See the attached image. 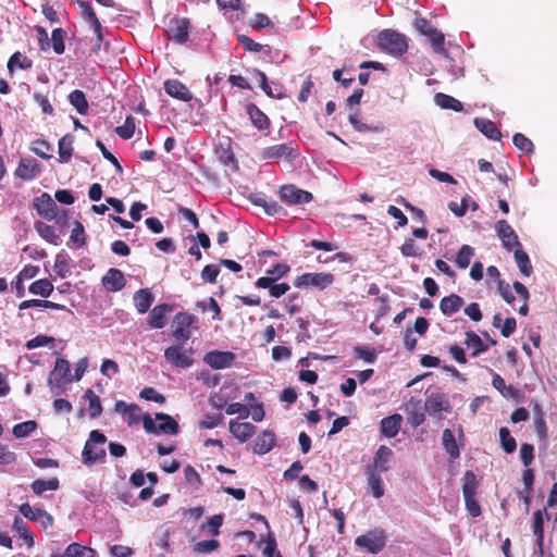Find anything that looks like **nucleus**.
Listing matches in <instances>:
<instances>
[{
    "mask_svg": "<svg viewBox=\"0 0 557 557\" xmlns=\"http://www.w3.org/2000/svg\"><path fill=\"white\" fill-rule=\"evenodd\" d=\"M272 22L268 15L263 13L255 14L253 18L250 22V26L255 29H262L271 26Z\"/></svg>",
    "mask_w": 557,
    "mask_h": 557,
    "instance_id": "nucleus-64",
    "label": "nucleus"
},
{
    "mask_svg": "<svg viewBox=\"0 0 557 557\" xmlns=\"http://www.w3.org/2000/svg\"><path fill=\"white\" fill-rule=\"evenodd\" d=\"M533 534L535 536L536 549L533 552V557H545L543 549L544 542V519L542 510H536L533 515ZM553 557V556H548Z\"/></svg>",
    "mask_w": 557,
    "mask_h": 557,
    "instance_id": "nucleus-18",
    "label": "nucleus"
},
{
    "mask_svg": "<svg viewBox=\"0 0 557 557\" xmlns=\"http://www.w3.org/2000/svg\"><path fill=\"white\" fill-rule=\"evenodd\" d=\"M73 143L74 137L71 134L64 135L59 140V161L61 163H66L70 161L72 154H73Z\"/></svg>",
    "mask_w": 557,
    "mask_h": 557,
    "instance_id": "nucleus-36",
    "label": "nucleus"
},
{
    "mask_svg": "<svg viewBox=\"0 0 557 557\" xmlns=\"http://www.w3.org/2000/svg\"><path fill=\"white\" fill-rule=\"evenodd\" d=\"M474 126L488 139L499 140L502 137V133L497 128L496 124L488 119H474Z\"/></svg>",
    "mask_w": 557,
    "mask_h": 557,
    "instance_id": "nucleus-31",
    "label": "nucleus"
},
{
    "mask_svg": "<svg viewBox=\"0 0 557 557\" xmlns=\"http://www.w3.org/2000/svg\"><path fill=\"white\" fill-rule=\"evenodd\" d=\"M495 232L507 250L521 247L518 235L506 220L496 222Z\"/></svg>",
    "mask_w": 557,
    "mask_h": 557,
    "instance_id": "nucleus-11",
    "label": "nucleus"
},
{
    "mask_svg": "<svg viewBox=\"0 0 557 557\" xmlns=\"http://www.w3.org/2000/svg\"><path fill=\"white\" fill-rule=\"evenodd\" d=\"M435 102L443 109H451L454 111H461L462 103L456 98L448 96L446 94L438 92L435 95Z\"/></svg>",
    "mask_w": 557,
    "mask_h": 557,
    "instance_id": "nucleus-43",
    "label": "nucleus"
},
{
    "mask_svg": "<svg viewBox=\"0 0 557 557\" xmlns=\"http://www.w3.org/2000/svg\"><path fill=\"white\" fill-rule=\"evenodd\" d=\"M189 20L175 18L171 22L169 29V38L176 44L183 45L189 37Z\"/></svg>",
    "mask_w": 557,
    "mask_h": 557,
    "instance_id": "nucleus-16",
    "label": "nucleus"
},
{
    "mask_svg": "<svg viewBox=\"0 0 557 557\" xmlns=\"http://www.w3.org/2000/svg\"><path fill=\"white\" fill-rule=\"evenodd\" d=\"M139 396L146 400H152L158 404H163L165 401V397L158 393L153 387H145Z\"/></svg>",
    "mask_w": 557,
    "mask_h": 557,
    "instance_id": "nucleus-63",
    "label": "nucleus"
},
{
    "mask_svg": "<svg viewBox=\"0 0 557 557\" xmlns=\"http://www.w3.org/2000/svg\"><path fill=\"white\" fill-rule=\"evenodd\" d=\"M70 362L62 358L57 359L54 369L48 380V384L53 394H60L63 384L72 381L70 379Z\"/></svg>",
    "mask_w": 557,
    "mask_h": 557,
    "instance_id": "nucleus-9",
    "label": "nucleus"
},
{
    "mask_svg": "<svg viewBox=\"0 0 557 557\" xmlns=\"http://www.w3.org/2000/svg\"><path fill=\"white\" fill-rule=\"evenodd\" d=\"M237 39L246 51L260 52L263 48L261 44L253 41L247 35H238Z\"/></svg>",
    "mask_w": 557,
    "mask_h": 557,
    "instance_id": "nucleus-61",
    "label": "nucleus"
},
{
    "mask_svg": "<svg viewBox=\"0 0 557 557\" xmlns=\"http://www.w3.org/2000/svg\"><path fill=\"white\" fill-rule=\"evenodd\" d=\"M513 145L521 151L525 153L533 152L534 146L533 143L523 134L516 133L512 138Z\"/></svg>",
    "mask_w": 557,
    "mask_h": 557,
    "instance_id": "nucleus-56",
    "label": "nucleus"
},
{
    "mask_svg": "<svg viewBox=\"0 0 557 557\" xmlns=\"http://www.w3.org/2000/svg\"><path fill=\"white\" fill-rule=\"evenodd\" d=\"M41 173L40 163L33 158H21L14 175L23 181H33Z\"/></svg>",
    "mask_w": 557,
    "mask_h": 557,
    "instance_id": "nucleus-13",
    "label": "nucleus"
},
{
    "mask_svg": "<svg viewBox=\"0 0 557 557\" xmlns=\"http://www.w3.org/2000/svg\"><path fill=\"white\" fill-rule=\"evenodd\" d=\"M462 306H463V299L456 294H451L449 296L442 298V300L440 302V309H441L442 313L444 315H448V317L458 312Z\"/></svg>",
    "mask_w": 557,
    "mask_h": 557,
    "instance_id": "nucleus-30",
    "label": "nucleus"
},
{
    "mask_svg": "<svg viewBox=\"0 0 557 557\" xmlns=\"http://www.w3.org/2000/svg\"><path fill=\"white\" fill-rule=\"evenodd\" d=\"M275 443L274 433L263 431L255 441L253 453L263 455L272 449Z\"/></svg>",
    "mask_w": 557,
    "mask_h": 557,
    "instance_id": "nucleus-33",
    "label": "nucleus"
},
{
    "mask_svg": "<svg viewBox=\"0 0 557 557\" xmlns=\"http://www.w3.org/2000/svg\"><path fill=\"white\" fill-rule=\"evenodd\" d=\"M443 444L446 451L449 454L451 458L459 457V448L456 443L455 436L449 429L444 430L443 432Z\"/></svg>",
    "mask_w": 557,
    "mask_h": 557,
    "instance_id": "nucleus-48",
    "label": "nucleus"
},
{
    "mask_svg": "<svg viewBox=\"0 0 557 557\" xmlns=\"http://www.w3.org/2000/svg\"><path fill=\"white\" fill-rule=\"evenodd\" d=\"M76 1L81 9L82 18L90 25L95 35H98L99 41H103V39H104L103 27L92 9L91 3L87 0H76Z\"/></svg>",
    "mask_w": 557,
    "mask_h": 557,
    "instance_id": "nucleus-12",
    "label": "nucleus"
},
{
    "mask_svg": "<svg viewBox=\"0 0 557 557\" xmlns=\"http://www.w3.org/2000/svg\"><path fill=\"white\" fill-rule=\"evenodd\" d=\"M290 271V267L287 263H276L273 268L267 271L268 278L277 281L284 277Z\"/></svg>",
    "mask_w": 557,
    "mask_h": 557,
    "instance_id": "nucleus-57",
    "label": "nucleus"
},
{
    "mask_svg": "<svg viewBox=\"0 0 557 557\" xmlns=\"http://www.w3.org/2000/svg\"><path fill=\"white\" fill-rule=\"evenodd\" d=\"M248 199L252 205L262 208L269 215H275L283 211V208L278 202L275 200H268L261 193L251 194Z\"/></svg>",
    "mask_w": 557,
    "mask_h": 557,
    "instance_id": "nucleus-23",
    "label": "nucleus"
},
{
    "mask_svg": "<svg viewBox=\"0 0 557 557\" xmlns=\"http://www.w3.org/2000/svg\"><path fill=\"white\" fill-rule=\"evenodd\" d=\"M35 230L38 235L50 244L57 245L58 235L53 226L48 225L44 222H36Z\"/></svg>",
    "mask_w": 557,
    "mask_h": 557,
    "instance_id": "nucleus-45",
    "label": "nucleus"
},
{
    "mask_svg": "<svg viewBox=\"0 0 557 557\" xmlns=\"http://www.w3.org/2000/svg\"><path fill=\"white\" fill-rule=\"evenodd\" d=\"M71 240L78 247H82L86 243L85 230L81 222H76L75 226L71 232Z\"/></svg>",
    "mask_w": 557,
    "mask_h": 557,
    "instance_id": "nucleus-58",
    "label": "nucleus"
},
{
    "mask_svg": "<svg viewBox=\"0 0 557 557\" xmlns=\"http://www.w3.org/2000/svg\"><path fill=\"white\" fill-rule=\"evenodd\" d=\"M135 132V119L132 115H128L125 119V122L123 125L117 126L115 128V133L122 138V139H129L134 136Z\"/></svg>",
    "mask_w": 557,
    "mask_h": 557,
    "instance_id": "nucleus-53",
    "label": "nucleus"
},
{
    "mask_svg": "<svg viewBox=\"0 0 557 557\" xmlns=\"http://www.w3.org/2000/svg\"><path fill=\"white\" fill-rule=\"evenodd\" d=\"M298 146L294 143H284L264 148L261 151V159L263 160H278L285 159L293 161L298 157Z\"/></svg>",
    "mask_w": 557,
    "mask_h": 557,
    "instance_id": "nucleus-8",
    "label": "nucleus"
},
{
    "mask_svg": "<svg viewBox=\"0 0 557 557\" xmlns=\"http://www.w3.org/2000/svg\"><path fill=\"white\" fill-rule=\"evenodd\" d=\"M156 420L160 421L157 425L149 414L143 416L144 429L151 434H171L178 433L177 422L169 414L156 413Z\"/></svg>",
    "mask_w": 557,
    "mask_h": 557,
    "instance_id": "nucleus-5",
    "label": "nucleus"
},
{
    "mask_svg": "<svg viewBox=\"0 0 557 557\" xmlns=\"http://www.w3.org/2000/svg\"><path fill=\"white\" fill-rule=\"evenodd\" d=\"M416 29L423 36L428 37L432 44L433 49L437 53H445V37L444 34L437 30L429 20L425 17L419 16L414 20L413 23Z\"/></svg>",
    "mask_w": 557,
    "mask_h": 557,
    "instance_id": "nucleus-6",
    "label": "nucleus"
},
{
    "mask_svg": "<svg viewBox=\"0 0 557 557\" xmlns=\"http://www.w3.org/2000/svg\"><path fill=\"white\" fill-rule=\"evenodd\" d=\"M425 411L430 416H436L444 410L449 408V404L445 395L443 394H431L425 400Z\"/></svg>",
    "mask_w": 557,
    "mask_h": 557,
    "instance_id": "nucleus-25",
    "label": "nucleus"
},
{
    "mask_svg": "<svg viewBox=\"0 0 557 557\" xmlns=\"http://www.w3.org/2000/svg\"><path fill=\"white\" fill-rule=\"evenodd\" d=\"M33 66V61L22 54L20 51L14 52L8 60V71L12 74L14 70L17 67L20 70H28Z\"/></svg>",
    "mask_w": 557,
    "mask_h": 557,
    "instance_id": "nucleus-34",
    "label": "nucleus"
},
{
    "mask_svg": "<svg viewBox=\"0 0 557 557\" xmlns=\"http://www.w3.org/2000/svg\"><path fill=\"white\" fill-rule=\"evenodd\" d=\"M302 307V298L298 294H293L288 297L285 308L289 314L298 313Z\"/></svg>",
    "mask_w": 557,
    "mask_h": 557,
    "instance_id": "nucleus-59",
    "label": "nucleus"
},
{
    "mask_svg": "<svg viewBox=\"0 0 557 557\" xmlns=\"http://www.w3.org/2000/svg\"><path fill=\"white\" fill-rule=\"evenodd\" d=\"M66 33L63 28H54L51 33L50 46L57 54H63L65 51L64 39Z\"/></svg>",
    "mask_w": 557,
    "mask_h": 557,
    "instance_id": "nucleus-44",
    "label": "nucleus"
},
{
    "mask_svg": "<svg viewBox=\"0 0 557 557\" xmlns=\"http://www.w3.org/2000/svg\"><path fill=\"white\" fill-rule=\"evenodd\" d=\"M256 286L258 288L269 289L270 296L274 298H280L290 288L287 283H276V281L268 277H259L256 282Z\"/></svg>",
    "mask_w": 557,
    "mask_h": 557,
    "instance_id": "nucleus-24",
    "label": "nucleus"
},
{
    "mask_svg": "<svg viewBox=\"0 0 557 557\" xmlns=\"http://www.w3.org/2000/svg\"><path fill=\"white\" fill-rule=\"evenodd\" d=\"M515 260L517 262V265H518L520 272L524 276H530L532 274L533 268H532L530 258H529L528 253L521 249V247H518L515 250Z\"/></svg>",
    "mask_w": 557,
    "mask_h": 557,
    "instance_id": "nucleus-40",
    "label": "nucleus"
},
{
    "mask_svg": "<svg viewBox=\"0 0 557 557\" xmlns=\"http://www.w3.org/2000/svg\"><path fill=\"white\" fill-rule=\"evenodd\" d=\"M134 305L139 313H146L151 307L154 297L150 289L141 288L134 294Z\"/></svg>",
    "mask_w": 557,
    "mask_h": 557,
    "instance_id": "nucleus-32",
    "label": "nucleus"
},
{
    "mask_svg": "<svg viewBox=\"0 0 557 557\" xmlns=\"http://www.w3.org/2000/svg\"><path fill=\"white\" fill-rule=\"evenodd\" d=\"M203 360L214 369H224L231 366L234 355L228 350H211Z\"/></svg>",
    "mask_w": 557,
    "mask_h": 557,
    "instance_id": "nucleus-20",
    "label": "nucleus"
},
{
    "mask_svg": "<svg viewBox=\"0 0 557 557\" xmlns=\"http://www.w3.org/2000/svg\"><path fill=\"white\" fill-rule=\"evenodd\" d=\"M69 101L76 109L77 113L81 115L87 114L89 106L84 91L79 89L73 90L69 95Z\"/></svg>",
    "mask_w": 557,
    "mask_h": 557,
    "instance_id": "nucleus-37",
    "label": "nucleus"
},
{
    "mask_svg": "<svg viewBox=\"0 0 557 557\" xmlns=\"http://www.w3.org/2000/svg\"><path fill=\"white\" fill-rule=\"evenodd\" d=\"M59 487V481L58 479H50V480H35L32 483V490L35 494L41 495L44 492L51 490L54 491Z\"/></svg>",
    "mask_w": 557,
    "mask_h": 557,
    "instance_id": "nucleus-50",
    "label": "nucleus"
},
{
    "mask_svg": "<svg viewBox=\"0 0 557 557\" xmlns=\"http://www.w3.org/2000/svg\"><path fill=\"white\" fill-rule=\"evenodd\" d=\"M387 535L385 531L376 528L357 536L355 545L362 552L375 555L385 547Z\"/></svg>",
    "mask_w": 557,
    "mask_h": 557,
    "instance_id": "nucleus-3",
    "label": "nucleus"
},
{
    "mask_svg": "<svg viewBox=\"0 0 557 557\" xmlns=\"http://www.w3.org/2000/svg\"><path fill=\"white\" fill-rule=\"evenodd\" d=\"M492 384L505 397H516L517 394H518L517 389L513 386H511V385L507 386L506 383H505V380L500 375H498V374H496L493 377Z\"/></svg>",
    "mask_w": 557,
    "mask_h": 557,
    "instance_id": "nucleus-54",
    "label": "nucleus"
},
{
    "mask_svg": "<svg viewBox=\"0 0 557 557\" xmlns=\"http://www.w3.org/2000/svg\"><path fill=\"white\" fill-rule=\"evenodd\" d=\"M48 345H54V338L47 335H37L35 338L28 341L25 348H38Z\"/></svg>",
    "mask_w": 557,
    "mask_h": 557,
    "instance_id": "nucleus-62",
    "label": "nucleus"
},
{
    "mask_svg": "<svg viewBox=\"0 0 557 557\" xmlns=\"http://www.w3.org/2000/svg\"><path fill=\"white\" fill-rule=\"evenodd\" d=\"M13 529L29 545L34 544V539L27 523L20 517H15Z\"/></svg>",
    "mask_w": 557,
    "mask_h": 557,
    "instance_id": "nucleus-49",
    "label": "nucleus"
},
{
    "mask_svg": "<svg viewBox=\"0 0 557 557\" xmlns=\"http://www.w3.org/2000/svg\"><path fill=\"white\" fill-rule=\"evenodd\" d=\"M103 286L110 292H119L126 285V280L121 270L111 268L102 277Z\"/></svg>",
    "mask_w": 557,
    "mask_h": 557,
    "instance_id": "nucleus-22",
    "label": "nucleus"
},
{
    "mask_svg": "<svg viewBox=\"0 0 557 557\" xmlns=\"http://www.w3.org/2000/svg\"><path fill=\"white\" fill-rule=\"evenodd\" d=\"M84 397L88 400V411L91 419L98 418L102 412L100 398L94 393L92 389H87Z\"/></svg>",
    "mask_w": 557,
    "mask_h": 557,
    "instance_id": "nucleus-46",
    "label": "nucleus"
},
{
    "mask_svg": "<svg viewBox=\"0 0 557 557\" xmlns=\"http://www.w3.org/2000/svg\"><path fill=\"white\" fill-rule=\"evenodd\" d=\"M406 412L408 414L409 423L413 426L422 424L425 420V414L420 408L418 401L414 403L413 400H410V403L406 406Z\"/></svg>",
    "mask_w": 557,
    "mask_h": 557,
    "instance_id": "nucleus-39",
    "label": "nucleus"
},
{
    "mask_svg": "<svg viewBox=\"0 0 557 557\" xmlns=\"http://www.w3.org/2000/svg\"><path fill=\"white\" fill-rule=\"evenodd\" d=\"M403 418L400 414L395 413L382 419L381 432L386 437H394L398 434L401 426Z\"/></svg>",
    "mask_w": 557,
    "mask_h": 557,
    "instance_id": "nucleus-28",
    "label": "nucleus"
},
{
    "mask_svg": "<svg viewBox=\"0 0 557 557\" xmlns=\"http://www.w3.org/2000/svg\"><path fill=\"white\" fill-rule=\"evenodd\" d=\"M335 276L330 272L304 273L294 280V285L301 287H315L323 290L331 286Z\"/></svg>",
    "mask_w": 557,
    "mask_h": 557,
    "instance_id": "nucleus-7",
    "label": "nucleus"
},
{
    "mask_svg": "<svg viewBox=\"0 0 557 557\" xmlns=\"http://www.w3.org/2000/svg\"><path fill=\"white\" fill-rule=\"evenodd\" d=\"M106 442L107 437L99 431L94 430L90 432L89 438L83 450V460L85 465H94L106 457V450L103 448Z\"/></svg>",
    "mask_w": 557,
    "mask_h": 557,
    "instance_id": "nucleus-4",
    "label": "nucleus"
},
{
    "mask_svg": "<svg viewBox=\"0 0 557 557\" xmlns=\"http://www.w3.org/2000/svg\"><path fill=\"white\" fill-rule=\"evenodd\" d=\"M500 446L507 454H511L516 450V440L510 435L507 428H500L499 430Z\"/></svg>",
    "mask_w": 557,
    "mask_h": 557,
    "instance_id": "nucleus-51",
    "label": "nucleus"
},
{
    "mask_svg": "<svg viewBox=\"0 0 557 557\" xmlns=\"http://www.w3.org/2000/svg\"><path fill=\"white\" fill-rule=\"evenodd\" d=\"M165 92L177 100L188 102L193 99V94L185 84L178 79H168L163 84Z\"/></svg>",
    "mask_w": 557,
    "mask_h": 557,
    "instance_id": "nucleus-19",
    "label": "nucleus"
},
{
    "mask_svg": "<svg viewBox=\"0 0 557 557\" xmlns=\"http://www.w3.org/2000/svg\"><path fill=\"white\" fill-rule=\"evenodd\" d=\"M280 198L288 206H297L308 203L312 200L311 193L300 189L295 185H284L278 191Z\"/></svg>",
    "mask_w": 557,
    "mask_h": 557,
    "instance_id": "nucleus-10",
    "label": "nucleus"
},
{
    "mask_svg": "<svg viewBox=\"0 0 557 557\" xmlns=\"http://www.w3.org/2000/svg\"><path fill=\"white\" fill-rule=\"evenodd\" d=\"M36 428L37 423L29 420L14 425L12 433L16 438H24L34 432Z\"/></svg>",
    "mask_w": 557,
    "mask_h": 557,
    "instance_id": "nucleus-52",
    "label": "nucleus"
},
{
    "mask_svg": "<svg viewBox=\"0 0 557 557\" xmlns=\"http://www.w3.org/2000/svg\"><path fill=\"white\" fill-rule=\"evenodd\" d=\"M246 113L252 125L260 132L268 131L271 126L269 116L255 103H247Z\"/></svg>",
    "mask_w": 557,
    "mask_h": 557,
    "instance_id": "nucleus-17",
    "label": "nucleus"
},
{
    "mask_svg": "<svg viewBox=\"0 0 557 557\" xmlns=\"http://www.w3.org/2000/svg\"><path fill=\"white\" fill-rule=\"evenodd\" d=\"M29 293L39 295L41 297H49L53 292L52 283L47 278H41L33 282L29 286Z\"/></svg>",
    "mask_w": 557,
    "mask_h": 557,
    "instance_id": "nucleus-41",
    "label": "nucleus"
},
{
    "mask_svg": "<svg viewBox=\"0 0 557 557\" xmlns=\"http://www.w3.org/2000/svg\"><path fill=\"white\" fill-rule=\"evenodd\" d=\"M220 273V268L216 264H207L201 271V278L208 283H215Z\"/></svg>",
    "mask_w": 557,
    "mask_h": 557,
    "instance_id": "nucleus-60",
    "label": "nucleus"
},
{
    "mask_svg": "<svg viewBox=\"0 0 557 557\" xmlns=\"http://www.w3.org/2000/svg\"><path fill=\"white\" fill-rule=\"evenodd\" d=\"M34 208L37 213L48 221L53 220L58 215V206L48 193L41 194L34 200Z\"/></svg>",
    "mask_w": 557,
    "mask_h": 557,
    "instance_id": "nucleus-15",
    "label": "nucleus"
},
{
    "mask_svg": "<svg viewBox=\"0 0 557 557\" xmlns=\"http://www.w3.org/2000/svg\"><path fill=\"white\" fill-rule=\"evenodd\" d=\"M171 336L178 345H185L199 332V319L189 312L180 311L171 321Z\"/></svg>",
    "mask_w": 557,
    "mask_h": 557,
    "instance_id": "nucleus-1",
    "label": "nucleus"
},
{
    "mask_svg": "<svg viewBox=\"0 0 557 557\" xmlns=\"http://www.w3.org/2000/svg\"><path fill=\"white\" fill-rule=\"evenodd\" d=\"M368 479V485L375 498H380L384 495L383 482L379 473H375L373 469H366Z\"/></svg>",
    "mask_w": 557,
    "mask_h": 557,
    "instance_id": "nucleus-38",
    "label": "nucleus"
},
{
    "mask_svg": "<svg viewBox=\"0 0 557 557\" xmlns=\"http://www.w3.org/2000/svg\"><path fill=\"white\" fill-rule=\"evenodd\" d=\"M193 350H164L165 358L176 367L188 368L193 364Z\"/></svg>",
    "mask_w": 557,
    "mask_h": 557,
    "instance_id": "nucleus-26",
    "label": "nucleus"
},
{
    "mask_svg": "<svg viewBox=\"0 0 557 557\" xmlns=\"http://www.w3.org/2000/svg\"><path fill=\"white\" fill-rule=\"evenodd\" d=\"M30 150L42 159H50L51 145L45 139H36L32 143Z\"/></svg>",
    "mask_w": 557,
    "mask_h": 557,
    "instance_id": "nucleus-55",
    "label": "nucleus"
},
{
    "mask_svg": "<svg viewBox=\"0 0 557 557\" xmlns=\"http://www.w3.org/2000/svg\"><path fill=\"white\" fill-rule=\"evenodd\" d=\"M95 550L88 546L78 543L70 544L63 555H53V557H94Z\"/></svg>",
    "mask_w": 557,
    "mask_h": 557,
    "instance_id": "nucleus-35",
    "label": "nucleus"
},
{
    "mask_svg": "<svg viewBox=\"0 0 557 557\" xmlns=\"http://www.w3.org/2000/svg\"><path fill=\"white\" fill-rule=\"evenodd\" d=\"M474 255V249L469 245H463L457 252L456 264L460 269H467L470 264L471 258Z\"/></svg>",
    "mask_w": 557,
    "mask_h": 557,
    "instance_id": "nucleus-47",
    "label": "nucleus"
},
{
    "mask_svg": "<svg viewBox=\"0 0 557 557\" xmlns=\"http://www.w3.org/2000/svg\"><path fill=\"white\" fill-rule=\"evenodd\" d=\"M393 451L387 446H380L373 458V465L368 466L366 469H373L375 473L386 472L389 469V461Z\"/></svg>",
    "mask_w": 557,
    "mask_h": 557,
    "instance_id": "nucleus-21",
    "label": "nucleus"
},
{
    "mask_svg": "<svg viewBox=\"0 0 557 557\" xmlns=\"http://www.w3.org/2000/svg\"><path fill=\"white\" fill-rule=\"evenodd\" d=\"M252 74L258 78L260 88L268 97L275 99H282L284 97L282 84L276 85V87H278V92H274L273 87L268 83V77L264 72L259 69H253Z\"/></svg>",
    "mask_w": 557,
    "mask_h": 557,
    "instance_id": "nucleus-29",
    "label": "nucleus"
},
{
    "mask_svg": "<svg viewBox=\"0 0 557 557\" xmlns=\"http://www.w3.org/2000/svg\"><path fill=\"white\" fill-rule=\"evenodd\" d=\"M230 432L240 442L248 441L256 432V426L249 422H230Z\"/></svg>",
    "mask_w": 557,
    "mask_h": 557,
    "instance_id": "nucleus-27",
    "label": "nucleus"
},
{
    "mask_svg": "<svg viewBox=\"0 0 557 557\" xmlns=\"http://www.w3.org/2000/svg\"><path fill=\"white\" fill-rule=\"evenodd\" d=\"M462 494L463 498H470L476 495L478 481L472 471H466L463 475Z\"/></svg>",
    "mask_w": 557,
    "mask_h": 557,
    "instance_id": "nucleus-42",
    "label": "nucleus"
},
{
    "mask_svg": "<svg viewBox=\"0 0 557 557\" xmlns=\"http://www.w3.org/2000/svg\"><path fill=\"white\" fill-rule=\"evenodd\" d=\"M377 46L386 53L400 57L408 50L407 37L393 29H384L377 35Z\"/></svg>",
    "mask_w": 557,
    "mask_h": 557,
    "instance_id": "nucleus-2",
    "label": "nucleus"
},
{
    "mask_svg": "<svg viewBox=\"0 0 557 557\" xmlns=\"http://www.w3.org/2000/svg\"><path fill=\"white\" fill-rule=\"evenodd\" d=\"M174 307L169 304H160L153 307L147 318V322L152 329H163L169 320V314L173 312Z\"/></svg>",
    "mask_w": 557,
    "mask_h": 557,
    "instance_id": "nucleus-14",
    "label": "nucleus"
}]
</instances>
